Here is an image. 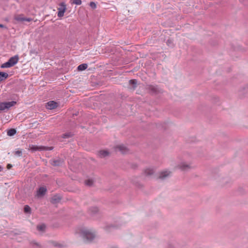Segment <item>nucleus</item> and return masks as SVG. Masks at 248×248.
I'll return each mask as SVG.
<instances>
[{
    "mask_svg": "<svg viewBox=\"0 0 248 248\" xmlns=\"http://www.w3.org/2000/svg\"><path fill=\"white\" fill-rule=\"evenodd\" d=\"M18 60H19L18 56L17 55H16V63H17Z\"/></svg>",
    "mask_w": 248,
    "mask_h": 248,
    "instance_id": "4c0bfd02",
    "label": "nucleus"
},
{
    "mask_svg": "<svg viewBox=\"0 0 248 248\" xmlns=\"http://www.w3.org/2000/svg\"><path fill=\"white\" fill-rule=\"evenodd\" d=\"M74 136V134L72 132H68L62 134L61 135V137L63 139H68L72 138Z\"/></svg>",
    "mask_w": 248,
    "mask_h": 248,
    "instance_id": "a211bd4d",
    "label": "nucleus"
},
{
    "mask_svg": "<svg viewBox=\"0 0 248 248\" xmlns=\"http://www.w3.org/2000/svg\"><path fill=\"white\" fill-rule=\"evenodd\" d=\"M3 169V167L2 166L0 165V172L2 171Z\"/></svg>",
    "mask_w": 248,
    "mask_h": 248,
    "instance_id": "e433bc0d",
    "label": "nucleus"
},
{
    "mask_svg": "<svg viewBox=\"0 0 248 248\" xmlns=\"http://www.w3.org/2000/svg\"><path fill=\"white\" fill-rule=\"evenodd\" d=\"M46 191L47 189L46 187L41 186L37 191V196L38 197H42L46 194Z\"/></svg>",
    "mask_w": 248,
    "mask_h": 248,
    "instance_id": "ddd939ff",
    "label": "nucleus"
},
{
    "mask_svg": "<svg viewBox=\"0 0 248 248\" xmlns=\"http://www.w3.org/2000/svg\"><path fill=\"white\" fill-rule=\"evenodd\" d=\"M85 183L86 185L91 186L93 185V181L92 179H89L85 181Z\"/></svg>",
    "mask_w": 248,
    "mask_h": 248,
    "instance_id": "bb28decb",
    "label": "nucleus"
},
{
    "mask_svg": "<svg viewBox=\"0 0 248 248\" xmlns=\"http://www.w3.org/2000/svg\"><path fill=\"white\" fill-rule=\"evenodd\" d=\"M7 135L9 136H13L16 135V128H11L7 131Z\"/></svg>",
    "mask_w": 248,
    "mask_h": 248,
    "instance_id": "393cba45",
    "label": "nucleus"
},
{
    "mask_svg": "<svg viewBox=\"0 0 248 248\" xmlns=\"http://www.w3.org/2000/svg\"><path fill=\"white\" fill-rule=\"evenodd\" d=\"M30 149L32 152H35L37 151H51L53 149V147L50 146H38V145H30Z\"/></svg>",
    "mask_w": 248,
    "mask_h": 248,
    "instance_id": "7ed1b4c3",
    "label": "nucleus"
},
{
    "mask_svg": "<svg viewBox=\"0 0 248 248\" xmlns=\"http://www.w3.org/2000/svg\"><path fill=\"white\" fill-rule=\"evenodd\" d=\"M16 156H22V151H19V150L16 151Z\"/></svg>",
    "mask_w": 248,
    "mask_h": 248,
    "instance_id": "2f4dec72",
    "label": "nucleus"
},
{
    "mask_svg": "<svg viewBox=\"0 0 248 248\" xmlns=\"http://www.w3.org/2000/svg\"><path fill=\"white\" fill-rule=\"evenodd\" d=\"M154 170L151 169H147L144 170V173L146 176H151L154 174Z\"/></svg>",
    "mask_w": 248,
    "mask_h": 248,
    "instance_id": "5701e85b",
    "label": "nucleus"
},
{
    "mask_svg": "<svg viewBox=\"0 0 248 248\" xmlns=\"http://www.w3.org/2000/svg\"><path fill=\"white\" fill-rule=\"evenodd\" d=\"M116 149H118L122 154H125L128 151L127 148L124 145H118L116 147Z\"/></svg>",
    "mask_w": 248,
    "mask_h": 248,
    "instance_id": "f3484780",
    "label": "nucleus"
},
{
    "mask_svg": "<svg viewBox=\"0 0 248 248\" xmlns=\"http://www.w3.org/2000/svg\"><path fill=\"white\" fill-rule=\"evenodd\" d=\"M88 213L91 216L93 217H95L99 213L98 207L96 206L90 207L88 209Z\"/></svg>",
    "mask_w": 248,
    "mask_h": 248,
    "instance_id": "9b49d317",
    "label": "nucleus"
},
{
    "mask_svg": "<svg viewBox=\"0 0 248 248\" xmlns=\"http://www.w3.org/2000/svg\"><path fill=\"white\" fill-rule=\"evenodd\" d=\"M71 3L77 5H80L82 3V1L81 0H72Z\"/></svg>",
    "mask_w": 248,
    "mask_h": 248,
    "instance_id": "c85d7f7f",
    "label": "nucleus"
},
{
    "mask_svg": "<svg viewBox=\"0 0 248 248\" xmlns=\"http://www.w3.org/2000/svg\"><path fill=\"white\" fill-rule=\"evenodd\" d=\"M60 7L58 8L57 16L59 17H62L66 10V5L65 2H62L59 4Z\"/></svg>",
    "mask_w": 248,
    "mask_h": 248,
    "instance_id": "39448f33",
    "label": "nucleus"
},
{
    "mask_svg": "<svg viewBox=\"0 0 248 248\" xmlns=\"http://www.w3.org/2000/svg\"><path fill=\"white\" fill-rule=\"evenodd\" d=\"M111 228H116V226L114 225H109L105 227V230L108 231H109Z\"/></svg>",
    "mask_w": 248,
    "mask_h": 248,
    "instance_id": "c756f323",
    "label": "nucleus"
},
{
    "mask_svg": "<svg viewBox=\"0 0 248 248\" xmlns=\"http://www.w3.org/2000/svg\"><path fill=\"white\" fill-rule=\"evenodd\" d=\"M9 75L4 72H0V82L5 80L8 78Z\"/></svg>",
    "mask_w": 248,
    "mask_h": 248,
    "instance_id": "aec40b11",
    "label": "nucleus"
},
{
    "mask_svg": "<svg viewBox=\"0 0 248 248\" xmlns=\"http://www.w3.org/2000/svg\"><path fill=\"white\" fill-rule=\"evenodd\" d=\"M32 20L31 18L26 17H18L16 16V22H30Z\"/></svg>",
    "mask_w": 248,
    "mask_h": 248,
    "instance_id": "dca6fc26",
    "label": "nucleus"
},
{
    "mask_svg": "<svg viewBox=\"0 0 248 248\" xmlns=\"http://www.w3.org/2000/svg\"><path fill=\"white\" fill-rule=\"evenodd\" d=\"M24 212L26 214H31V208L28 205H25L24 207Z\"/></svg>",
    "mask_w": 248,
    "mask_h": 248,
    "instance_id": "4be33fe9",
    "label": "nucleus"
},
{
    "mask_svg": "<svg viewBox=\"0 0 248 248\" xmlns=\"http://www.w3.org/2000/svg\"><path fill=\"white\" fill-rule=\"evenodd\" d=\"M46 226L45 224L37 225V229L40 232H44L46 230Z\"/></svg>",
    "mask_w": 248,
    "mask_h": 248,
    "instance_id": "b1692460",
    "label": "nucleus"
},
{
    "mask_svg": "<svg viewBox=\"0 0 248 248\" xmlns=\"http://www.w3.org/2000/svg\"><path fill=\"white\" fill-rule=\"evenodd\" d=\"M80 236L85 243L92 242L95 237V234L87 229H82L80 232Z\"/></svg>",
    "mask_w": 248,
    "mask_h": 248,
    "instance_id": "f257e3e1",
    "label": "nucleus"
},
{
    "mask_svg": "<svg viewBox=\"0 0 248 248\" xmlns=\"http://www.w3.org/2000/svg\"><path fill=\"white\" fill-rule=\"evenodd\" d=\"M116 248V247H114V248Z\"/></svg>",
    "mask_w": 248,
    "mask_h": 248,
    "instance_id": "a19ab883",
    "label": "nucleus"
},
{
    "mask_svg": "<svg viewBox=\"0 0 248 248\" xmlns=\"http://www.w3.org/2000/svg\"><path fill=\"white\" fill-rule=\"evenodd\" d=\"M89 5L93 9H95L96 8V4L94 2H93V1L90 2Z\"/></svg>",
    "mask_w": 248,
    "mask_h": 248,
    "instance_id": "7c9ffc66",
    "label": "nucleus"
},
{
    "mask_svg": "<svg viewBox=\"0 0 248 248\" xmlns=\"http://www.w3.org/2000/svg\"><path fill=\"white\" fill-rule=\"evenodd\" d=\"M59 105L57 102L55 101H49L46 103V108L48 109H53L57 108Z\"/></svg>",
    "mask_w": 248,
    "mask_h": 248,
    "instance_id": "0eeeda50",
    "label": "nucleus"
},
{
    "mask_svg": "<svg viewBox=\"0 0 248 248\" xmlns=\"http://www.w3.org/2000/svg\"><path fill=\"white\" fill-rule=\"evenodd\" d=\"M49 162L51 165L55 167L62 166L64 163L63 160L60 158L51 159Z\"/></svg>",
    "mask_w": 248,
    "mask_h": 248,
    "instance_id": "423d86ee",
    "label": "nucleus"
},
{
    "mask_svg": "<svg viewBox=\"0 0 248 248\" xmlns=\"http://www.w3.org/2000/svg\"><path fill=\"white\" fill-rule=\"evenodd\" d=\"M137 87V80L135 79H132L128 81V88L130 89L135 90Z\"/></svg>",
    "mask_w": 248,
    "mask_h": 248,
    "instance_id": "f8f14e48",
    "label": "nucleus"
},
{
    "mask_svg": "<svg viewBox=\"0 0 248 248\" xmlns=\"http://www.w3.org/2000/svg\"><path fill=\"white\" fill-rule=\"evenodd\" d=\"M13 18L14 19L16 20V15H14Z\"/></svg>",
    "mask_w": 248,
    "mask_h": 248,
    "instance_id": "ea45409f",
    "label": "nucleus"
},
{
    "mask_svg": "<svg viewBox=\"0 0 248 248\" xmlns=\"http://www.w3.org/2000/svg\"><path fill=\"white\" fill-rule=\"evenodd\" d=\"M0 28L6 29V26H5L4 25L2 24H0Z\"/></svg>",
    "mask_w": 248,
    "mask_h": 248,
    "instance_id": "c9c22d12",
    "label": "nucleus"
},
{
    "mask_svg": "<svg viewBox=\"0 0 248 248\" xmlns=\"http://www.w3.org/2000/svg\"><path fill=\"white\" fill-rule=\"evenodd\" d=\"M30 245L33 248H42V246L39 243L37 242L35 240H31L30 242Z\"/></svg>",
    "mask_w": 248,
    "mask_h": 248,
    "instance_id": "6ab92c4d",
    "label": "nucleus"
},
{
    "mask_svg": "<svg viewBox=\"0 0 248 248\" xmlns=\"http://www.w3.org/2000/svg\"><path fill=\"white\" fill-rule=\"evenodd\" d=\"M168 248H175L173 245L169 244H168Z\"/></svg>",
    "mask_w": 248,
    "mask_h": 248,
    "instance_id": "f704fd0d",
    "label": "nucleus"
},
{
    "mask_svg": "<svg viewBox=\"0 0 248 248\" xmlns=\"http://www.w3.org/2000/svg\"><path fill=\"white\" fill-rule=\"evenodd\" d=\"M179 168L182 171H187L192 168L189 164H187L185 162H182L178 165Z\"/></svg>",
    "mask_w": 248,
    "mask_h": 248,
    "instance_id": "1a4fd4ad",
    "label": "nucleus"
},
{
    "mask_svg": "<svg viewBox=\"0 0 248 248\" xmlns=\"http://www.w3.org/2000/svg\"><path fill=\"white\" fill-rule=\"evenodd\" d=\"M16 64V55L12 57L9 60L0 65L1 68H10Z\"/></svg>",
    "mask_w": 248,
    "mask_h": 248,
    "instance_id": "20e7f679",
    "label": "nucleus"
},
{
    "mask_svg": "<svg viewBox=\"0 0 248 248\" xmlns=\"http://www.w3.org/2000/svg\"><path fill=\"white\" fill-rule=\"evenodd\" d=\"M88 67L87 63H82L79 65L77 67V70L78 71H82L86 69Z\"/></svg>",
    "mask_w": 248,
    "mask_h": 248,
    "instance_id": "412c9836",
    "label": "nucleus"
},
{
    "mask_svg": "<svg viewBox=\"0 0 248 248\" xmlns=\"http://www.w3.org/2000/svg\"><path fill=\"white\" fill-rule=\"evenodd\" d=\"M12 165H11V164H8L7 165V169L8 170L11 169L12 168Z\"/></svg>",
    "mask_w": 248,
    "mask_h": 248,
    "instance_id": "72a5a7b5",
    "label": "nucleus"
},
{
    "mask_svg": "<svg viewBox=\"0 0 248 248\" xmlns=\"http://www.w3.org/2000/svg\"><path fill=\"white\" fill-rule=\"evenodd\" d=\"M61 199H62V198L61 196H60L58 195H55L51 198L50 202L52 204H56L57 203L60 202Z\"/></svg>",
    "mask_w": 248,
    "mask_h": 248,
    "instance_id": "2eb2a0df",
    "label": "nucleus"
},
{
    "mask_svg": "<svg viewBox=\"0 0 248 248\" xmlns=\"http://www.w3.org/2000/svg\"><path fill=\"white\" fill-rule=\"evenodd\" d=\"M171 172L170 171L166 170L161 171L159 174L158 178L161 180H164L167 178H169L171 175Z\"/></svg>",
    "mask_w": 248,
    "mask_h": 248,
    "instance_id": "6e6552de",
    "label": "nucleus"
},
{
    "mask_svg": "<svg viewBox=\"0 0 248 248\" xmlns=\"http://www.w3.org/2000/svg\"><path fill=\"white\" fill-rule=\"evenodd\" d=\"M110 155V152L107 150H101L99 151L97 153V156L101 158H105L107 156H108Z\"/></svg>",
    "mask_w": 248,
    "mask_h": 248,
    "instance_id": "9d476101",
    "label": "nucleus"
},
{
    "mask_svg": "<svg viewBox=\"0 0 248 248\" xmlns=\"http://www.w3.org/2000/svg\"><path fill=\"white\" fill-rule=\"evenodd\" d=\"M78 112L75 113L73 114V117H74V116H77L78 115Z\"/></svg>",
    "mask_w": 248,
    "mask_h": 248,
    "instance_id": "58836bf2",
    "label": "nucleus"
},
{
    "mask_svg": "<svg viewBox=\"0 0 248 248\" xmlns=\"http://www.w3.org/2000/svg\"><path fill=\"white\" fill-rule=\"evenodd\" d=\"M53 245L55 246V247H61L62 246V245L60 244H58L57 243V242H53Z\"/></svg>",
    "mask_w": 248,
    "mask_h": 248,
    "instance_id": "473e14b6",
    "label": "nucleus"
},
{
    "mask_svg": "<svg viewBox=\"0 0 248 248\" xmlns=\"http://www.w3.org/2000/svg\"><path fill=\"white\" fill-rule=\"evenodd\" d=\"M16 105V101L2 102L0 103V113L6 112L11 107Z\"/></svg>",
    "mask_w": 248,
    "mask_h": 248,
    "instance_id": "f03ea898",
    "label": "nucleus"
},
{
    "mask_svg": "<svg viewBox=\"0 0 248 248\" xmlns=\"http://www.w3.org/2000/svg\"><path fill=\"white\" fill-rule=\"evenodd\" d=\"M156 127L158 128H160V129H164L165 130L166 128V123H162L157 124H156Z\"/></svg>",
    "mask_w": 248,
    "mask_h": 248,
    "instance_id": "a878e982",
    "label": "nucleus"
},
{
    "mask_svg": "<svg viewBox=\"0 0 248 248\" xmlns=\"http://www.w3.org/2000/svg\"><path fill=\"white\" fill-rule=\"evenodd\" d=\"M166 43H167V45L170 47H172L174 46V44L173 43V40L170 38H169L167 40Z\"/></svg>",
    "mask_w": 248,
    "mask_h": 248,
    "instance_id": "cd10ccee",
    "label": "nucleus"
},
{
    "mask_svg": "<svg viewBox=\"0 0 248 248\" xmlns=\"http://www.w3.org/2000/svg\"><path fill=\"white\" fill-rule=\"evenodd\" d=\"M149 90L152 93L157 94L160 93V91L157 86L150 85L149 87Z\"/></svg>",
    "mask_w": 248,
    "mask_h": 248,
    "instance_id": "4468645a",
    "label": "nucleus"
}]
</instances>
